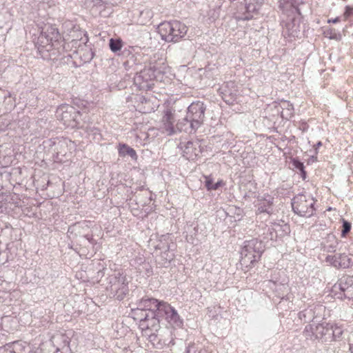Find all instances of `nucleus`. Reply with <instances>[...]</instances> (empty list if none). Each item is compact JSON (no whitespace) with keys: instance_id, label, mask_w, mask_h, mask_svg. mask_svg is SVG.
I'll return each instance as SVG.
<instances>
[{"instance_id":"obj_1","label":"nucleus","mask_w":353,"mask_h":353,"mask_svg":"<svg viewBox=\"0 0 353 353\" xmlns=\"http://www.w3.org/2000/svg\"><path fill=\"white\" fill-rule=\"evenodd\" d=\"M157 30L163 40L176 43L186 35L188 27L179 21H172L161 23Z\"/></svg>"},{"instance_id":"obj_2","label":"nucleus","mask_w":353,"mask_h":353,"mask_svg":"<svg viewBox=\"0 0 353 353\" xmlns=\"http://www.w3.org/2000/svg\"><path fill=\"white\" fill-rule=\"evenodd\" d=\"M263 250V245L261 241L256 239L245 241L240 252L241 263L248 267L258 261Z\"/></svg>"},{"instance_id":"obj_3","label":"nucleus","mask_w":353,"mask_h":353,"mask_svg":"<svg viewBox=\"0 0 353 353\" xmlns=\"http://www.w3.org/2000/svg\"><path fill=\"white\" fill-rule=\"evenodd\" d=\"M107 290L110 291L117 299H124L129 293L128 281L123 273L117 272L110 275L108 278Z\"/></svg>"},{"instance_id":"obj_4","label":"nucleus","mask_w":353,"mask_h":353,"mask_svg":"<svg viewBox=\"0 0 353 353\" xmlns=\"http://www.w3.org/2000/svg\"><path fill=\"white\" fill-rule=\"evenodd\" d=\"M315 201L313 197L304 194H299L292 199L293 212L300 216L310 217L315 211Z\"/></svg>"},{"instance_id":"obj_5","label":"nucleus","mask_w":353,"mask_h":353,"mask_svg":"<svg viewBox=\"0 0 353 353\" xmlns=\"http://www.w3.org/2000/svg\"><path fill=\"white\" fill-rule=\"evenodd\" d=\"M61 39L58 29L52 25L46 26L43 28L41 34L39 36L37 45L38 50L41 54L45 51L52 50L54 42H57Z\"/></svg>"},{"instance_id":"obj_6","label":"nucleus","mask_w":353,"mask_h":353,"mask_svg":"<svg viewBox=\"0 0 353 353\" xmlns=\"http://www.w3.org/2000/svg\"><path fill=\"white\" fill-rule=\"evenodd\" d=\"M56 117L66 127L74 128L79 127L81 114L74 107L64 104L58 107Z\"/></svg>"},{"instance_id":"obj_7","label":"nucleus","mask_w":353,"mask_h":353,"mask_svg":"<svg viewBox=\"0 0 353 353\" xmlns=\"http://www.w3.org/2000/svg\"><path fill=\"white\" fill-rule=\"evenodd\" d=\"M206 106L203 102L197 101L192 103L187 109L186 114L192 121V125L198 129L203 123Z\"/></svg>"},{"instance_id":"obj_8","label":"nucleus","mask_w":353,"mask_h":353,"mask_svg":"<svg viewBox=\"0 0 353 353\" xmlns=\"http://www.w3.org/2000/svg\"><path fill=\"white\" fill-rule=\"evenodd\" d=\"M161 316L158 312H147L144 314V318L140 319L139 327L142 330V334L145 331L159 332L160 330Z\"/></svg>"},{"instance_id":"obj_9","label":"nucleus","mask_w":353,"mask_h":353,"mask_svg":"<svg viewBox=\"0 0 353 353\" xmlns=\"http://www.w3.org/2000/svg\"><path fill=\"white\" fill-rule=\"evenodd\" d=\"M158 314L161 319L164 318L172 327H180L183 325V320L180 318L176 310L167 303H163L160 306Z\"/></svg>"},{"instance_id":"obj_10","label":"nucleus","mask_w":353,"mask_h":353,"mask_svg":"<svg viewBox=\"0 0 353 353\" xmlns=\"http://www.w3.org/2000/svg\"><path fill=\"white\" fill-rule=\"evenodd\" d=\"M154 78H156L155 70L150 67L137 73L134 77V83L140 90H148L152 87L150 81Z\"/></svg>"},{"instance_id":"obj_11","label":"nucleus","mask_w":353,"mask_h":353,"mask_svg":"<svg viewBox=\"0 0 353 353\" xmlns=\"http://www.w3.org/2000/svg\"><path fill=\"white\" fill-rule=\"evenodd\" d=\"M325 261L332 266L339 269H346L350 268L353 261L345 253H339L334 255H328L325 258Z\"/></svg>"},{"instance_id":"obj_12","label":"nucleus","mask_w":353,"mask_h":353,"mask_svg":"<svg viewBox=\"0 0 353 353\" xmlns=\"http://www.w3.org/2000/svg\"><path fill=\"white\" fill-rule=\"evenodd\" d=\"M339 289L345 299H353V276H343L333 286V290Z\"/></svg>"},{"instance_id":"obj_13","label":"nucleus","mask_w":353,"mask_h":353,"mask_svg":"<svg viewBox=\"0 0 353 353\" xmlns=\"http://www.w3.org/2000/svg\"><path fill=\"white\" fill-rule=\"evenodd\" d=\"M176 121L174 114L172 110L168 108L164 111L161 119V128L162 132L166 133L168 135H172L176 134Z\"/></svg>"},{"instance_id":"obj_14","label":"nucleus","mask_w":353,"mask_h":353,"mask_svg":"<svg viewBox=\"0 0 353 353\" xmlns=\"http://www.w3.org/2000/svg\"><path fill=\"white\" fill-rule=\"evenodd\" d=\"M181 148L183 157L188 160H194L202 152L201 145L198 141H189Z\"/></svg>"},{"instance_id":"obj_15","label":"nucleus","mask_w":353,"mask_h":353,"mask_svg":"<svg viewBox=\"0 0 353 353\" xmlns=\"http://www.w3.org/2000/svg\"><path fill=\"white\" fill-rule=\"evenodd\" d=\"M164 302H159L157 299L154 298H149L148 296L143 297L137 303L140 307L139 312L143 313V310L147 312H159L160 306Z\"/></svg>"},{"instance_id":"obj_16","label":"nucleus","mask_w":353,"mask_h":353,"mask_svg":"<svg viewBox=\"0 0 353 353\" xmlns=\"http://www.w3.org/2000/svg\"><path fill=\"white\" fill-rule=\"evenodd\" d=\"M273 204L274 197L269 194L264 195L262 199L258 200V203L256 205L257 207L256 214L257 215L263 213L268 215L272 214L273 212Z\"/></svg>"},{"instance_id":"obj_17","label":"nucleus","mask_w":353,"mask_h":353,"mask_svg":"<svg viewBox=\"0 0 353 353\" xmlns=\"http://www.w3.org/2000/svg\"><path fill=\"white\" fill-rule=\"evenodd\" d=\"M142 334L149 340L154 347L158 349H161L165 345H169L172 343V340L168 341V339H162L159 332L145 331V333Z\"/></svg>"},{"instance_id":"obj_18","label":"nucleus","mask_w":353,"mask_h":353,"mask_svg":"<svg viewBox=\"0 0 353 353\" xmlns=\"http://www.w3.org/2000/svg\"><path fill=\"white\" fill-rule=\"evenodd\" d=\"M261 8L258 0H249L245 3V12L239 16V20L249 21L253 18V14L256 13Z\"/></svg>"},{"instance_id":"obj_19","label":"nucleus","mask_w":353,"mask_h":353,"mask_svg":"<svg viewBox=\"0 0 353 353\" xmlns=\"http://www.w3.org/2000/svg\"><path fill=\"white\" fill-rule=\"evenodd\" d=\"M50 343L57 345L56 351H64L67 352L69 350L70 339L66 334H57L50 339Z\"/></svg>"},{"instance_id":"obj_20","label":"nucleus","mask_w":353,"mask_h":353,"mask_svg":"<svg viewBox=\"0 0 353 353\" xmlns=\"http://www.w3.org/2000/svg\"><path fill=\"white\" fill-rule=\"evenodd\" d=\"M330 323L323 322L315 326V336L318 340L330 341Z\"/></svg>"},{"instance_id":"obj_21","label":"nucleus","mask_w":353,"mask_h":353,"mask_svg":"<svg viewBox=\"0 0 353 353\" xmlns=\"http://www.w3.org/2000/svg\"><path fill=\"white\" fill-rule=\"evenodd\" d=\"M198 130L197 127H194L192 125V121L188 118L186 114L182 119H179L176 123V133L179 132H185L188 134L195 132Z\"/></svg>"},{"instance_id":"obj_22","label":"nucleus","mask_w":353,"mask_h":353,"mask_svg":"<svg viewBox=\"0 0 353 353\" xmlns=\"http://www.w3.org/2000/svg\"><path fill=\"white\" fill-rule=\"evenodd\" d=\"M268 232H270V239L273 240L277 236H283L289 234L290 233V228L288 224H274L272 228H268Z\"/></svg>"},{"instance_id":"obj_23","label":"nucleus","mask_w":353,"mask_h":353,"mask_svg":"<svg viewBox=\"0 0 353 353\" xmlns=\"http://www.w3.org/2000/svg\"><path fill=\"white\" fill-rule=\"evenodd\" d=\"M339 243V241L334 234H328L323 243V250L327 252H335Z\"/></svg>"},{"instance_id":"obj_24","label":"nucleus","mask_w":353,"mask_h":353,"mask_svg":"<svg viewBox=\"0 0 353 353\" xmlns=\"http://www.w3.org/2000/svg\"><path fill=\"white\" fill-rule=\"evenodd\" d=\"M118 152L121 157H130L132 160H137L138 158L136 151L125 143H119L118 145Z\"/></svg>"},{"instance_id":"obj_25","label":"nucleus","mask_w":353,"mask_h":353,"mask_svg":"<svg viewBox=\"0 0 353 353\" xmlns=\"http://www.w3.org/2000/svg\"><path fill=\"white\" fill-rule=\"evenodd\" d=\"M280 106L282 109L281 114L283 119L289 120L294 116V107L290 101H283L280 103Z\"/></svg>"},{"instance_id":"obj_26","label":"nucleus","mask_w":353,"mask_h":353,"mask_svg":"<svg viewBox=\"0 0 353 353\" xmlns=\"http://www.w3.org/2000/svg\"><path fill=\"white\" fill-rule=\"evenodd\" d=\"M13 353H26V346L25 343L21 341H14L12 343L6 344Z\"/></svg>"},{"instance_id":"obj_27","label":"nucleus","mask_w":353,"mask_h":353,"mask_svg":"<svg viewBox=\"0 0 353 353\" xmlns=\"http://www.w3.org/2000/svg\"><path fill=\"white\" fill-rule=\"evenodd\" d=\"M291 163L294 169H296L300 172L301 178L305 180L306 179L307 174L305 170L303 163L299 161L298 159L294 158L291 160Z\"/></svg>"},{"instance_id":"obj_28","label":"nucleus","mask_w":353,"mask_h":353,"mask_svg":"<svg viewBox=\"0 0 353 353\" xmlns=\"http://www.w3.org/2000/svg\"><path fill=\"white\" fill-rule=\"evenodd\" d=\"M314 312L312 308H307L299 313V317L301 320H303L305 322H310L313 321L314 319Z\"/></svg>"},{"instance_id":"obj_29","label":"nucleus","mask_w":353,"mask_h":353,"mask_svg":"<svg viewBox=\"0 0 353 353\" xmlns=\"http://www.w3.org/2000/svg\"><path fill=\"white\" fill-rule=\"evenodd\" d=\"M303 336L305 337L306 339L310 340V341H315L316 340V336H315V327L313 326V325L310 324L307 325L303 330Z\"/></svg>"},{"instance_id":"obj_30","label":"nucleus","mask_w":353,"mask_h":353,"mask_svg":"<svg viewBox=\"0 0 353 353\" xmlns=\"http://www.w3.org/2000/svg\"><path fill=\"white\" fill-rule=\"evenodd\" d=\"M223 184V183L222 181H219L216 183H214L211 178L208 176L205 177V185L208 190H218Z\"/></svg>"},{"instance_id":"obj_31","label":"nucleus","mask_w":353,"mask_h":353,"mask_svg":"<svg viewBox=\"0 0 353 353\" xmlns=\"http://www.w3.org/2000/svg\"><path fill=\"white\" fill-rule=\"evenodd\" d=\"M330 332L331 333H330V341H336L341 338V336L343 334V330L340 327H338V326L334 327L332 325L330 324Z\"/></svg>"},{"instance_id":"obj_32","label":"nucleus","mask_w":353,"mask_h":353,"mask_svg":"<svg viewBox=\"0 0 353 353\" xmlns=\"http://www.w3.org/2000/svg\"><path fill=\"white\" fill-rule=\"evenodd\" d=\"M109 46L113 52H117L121 49L122 41L121 39H110L109 41Z\"/></svg>"},{"instance_id":"obj_33","label":"nucleus","mask_w":353,"mask_h":353,"mask_svg":"<svg viewBox=\"0 0 353 353\" xmlns=\"http://www.w3.org/2000/svg\"><path fill=\"white\" fill-rule=\"evenodd\" d=\"M351 228H352L351 223L349 221H347L345 219H343L341 236L345 237L346 235L350 232Z\"/></svg>"},{"instance_id":"obj_34","label":"nucleus","mask_w":353,"mask_h":353,"mask_svg":"<svg viewBox=\"0 0 353 353\" xmlns=\"http://www.w3.org/2000/svg\"><path fill=\"white\" fill-rule=\"evenodd\" d=\"M345 10L343 14V17L345 20H347L350 16L353 14V7L350 6H345Z\"/></svg>"},{"instance_id":"obj_35","label":"nucleus","mask_w":353,"mask_h":353,"mask_svg":"<svg viewBox=\"0 0 353 353\" xmlns=\"http://www.w3.org/2000/svg\"><path fill=\"white\" fill-rule=\"evenodd\" d=\"M139 309H140V307L138 306L137 310L134 311V314L138 316L137 319L140 321L141 319L144 318V314L145 312H147V311L145 310H143V313H141L138 311Z\"/></svg>"},{"instance_id":"obj_36","label":"nucleus","mask_w":353,"mask_h":353,"mask_svg":"<svg viewBox=\"0 0 353 353\" xmlns=\"http://www.w3.org/2000/svg\"><path fill=\"white\" fill-rule=\"evenodd\" d=\"M340 21V19L339 17H336L333 19H329L328 20V23H336L337 22H339Z\"/></svg>"},{"instance_id":"obj_37","label":"nucleus","mask_w":353,"mask_h":353,"mask_svg":"<svg viewBox=\"0 0 353 353\" xmlns=\"http://www.w3.org/2000/svg\"><path fill=\"white\" fill-rule=\"evenodd\" d=\"M85 238H86V239L90 241H90H91V240L92 239V236H90V235H89V234H86V235L85 236Z\"/></svg>"},{"instance_id":"obj_38","label":"nucleus","mask_w":353,"mask_h":353,"mask_svg":"<svg viewBox=\"0 0 353 353\" xmlns=\"http://www.w3.org/2000/svg\"><path fill=\"white\" fill-rule=\"evenodd\" d=\"M322 145V143L321 141H319L316 145H315V147L316 148H319L320 146Z\"/></svg>"},{"instance_id":"obj_39","label":"nucleus","mask_w":353,"mask_h":353,"mask_svg":"<svg viewBox=\"0 0 353 353\" xmlns=\"http://www.w3.org/2000/svg\"><path fill=\"white\" fill-rule=\"evenodd\" d=\"M330 39H337L336 34H334V35H331V36H330Z\"/></svg>"},{"instance_id":"obj_40","label":"nucleus","mask_w":353,"mask_h":353,"mask_svg":"<svg viewBox=\"0 0 353 353\" xmlns=\"http://www.w3.org/2000/svg\"><path fill=\"white\" fill-rule=\"evenodd\" d=\"M97 274H98V276H99L100 275L102 276L103 275V273L102 272V271H100V270L97 272Z\"/></svg>"},{"instance_id":"obj_41","label":"nucleus","mask_w":353,"mask_h":353,"mask_svg":"<svg viewBox=\"0 0 353 353\" xmlns=\"http://www.w3.org/2000/svg\"><path fill=\"white\" fill-rule=\"evenodd\" d=\"M10 93H8V96H4V99H5V101H6L8 98H10Z\"/></svg>"},{"instance_id":"obj_42","label":"nucleus","mask_w":353,"mask_h":353,"mask_svg":"<svg viewBox=\"0 0 353 353\" xmlns=\"http://www.w3.org/2000/svg\"><path fill=\"white\" fill-rule=\"evenodd\" d=\"M350 350L351 353H353V345H350Z\"/></svg>"}]
</instances>
